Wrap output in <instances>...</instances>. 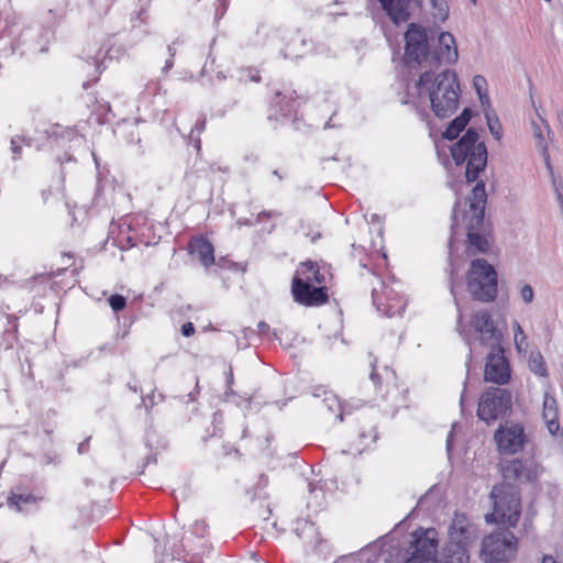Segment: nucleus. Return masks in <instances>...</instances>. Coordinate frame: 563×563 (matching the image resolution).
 Listing matches in <instances>:
<instances>
[{"instance_id": "obj_1", "label": "nucleus", "mask_w": 563, "mask_h": 563, "mask_svg": "<svg viewBox=\"0 0 563 563\" xmlns=\"http://www.w3.org/2000/svg\"><path fill=\"white\" fill-rule=\"evenodd\" d=\"M451 157L456 166L466 165L465 183L475 186L465 199V208L462 207V199L459 196V185L449 183L448 186L455 191L456 200L451 212V225L449 238L450 255V292L453 296L457 309L456 327L464 342L470 346L466 360L467 375L472 362V349L470 336L463 325V314L455 292V267L452 255L456 251L455 243L465 235V251L468 255L487 254L493 243V228L489 220L485 219L487 205L486 185L478 180L482 172L487 167L488 152L484 141L479 140L477 130L473 126L466 129L465 133L450 146Z\"/></svg>"}, {"instance_id": "obj_2", "label": "nucleus", "mask_w": 563, "mask_h": 563, "mask_svg": "<svg viewBox=\"0 0 563 563\" xmlns=\"http://www.w3.org/2000/svg\"><path fill=\"white\" fill-rule=\"evenodd\" d=\"M418 95H428L430 107L439 119H448L459 109L461 87L454 70L444 69L437 76L432 70L420 74L417 80Z\"/></svg>"}, {"instance_id": "obj_3", "label": "nucleus", "mask_w": 563, "mask_h": 563, "mask_svg": "<svg viewBox=\"0 0 563 563\" xmlns=\"http://www.w3.org/2000/svg\"><path fill=\"white\" fill-rule=\"evenodd\" d=\"M498 274L485 258H475L470 264L466 287L472 298L479 302H493L497 297Z\"/></svg>"}, {"instance_id": "obj_4", "label": "nucleus", "mask_w": 563, "mask_h": 563, "mask_svg": "<svg viewBox=\"0 0 563 563\" xmlns=\"http://www.w3.org/2000/svg\"><path fill=\"white\" fill-rule=\"evenodd\" d=\"M490 498L494 501V510L485 516L486 521L515 527L521 515L518 489L511 484L494 486Z\"/></svg>"}, {"instance_id": "obj_5", "label": "nucleus", "mask_w": 563, "mask_h": 563, "mask_svg": "<svg viewBox=\"0 0 563 563\" xmlns=\"http://www.w3.org/2000/svg\"><path fill=\"white\" fill-rule=\"evenodd\" d=\"M512 413V394L500 387H488L482 393L477 404V417L487 426L498 419L508 420Z\"/></svg>"}, {"instance_id": "obj_6", "label": "nucleus", "mask_w": 563, "mask_h": 563, "mask_svg": "<svg viewBox=\"0 0 563 563\" xmlns=\"http://www.w3.org/2000/svg\"><path fill=\"white\" fill-rule=\"evenodd\" d=\"M518 552V539L508 529L496 531L482 540L481 553L485 563H510Z\"/></svg>"}, {"instance_id": "obj_7", "label": "nucleus", "mask_w": 563, "mask_h": 563, "mask_svg": "<svg viewBox=\"0 0 563 563\" xmlns=\"http://www.w3.org/2000/svg\"><path fill=\"white\" fill-rule=\"evenodd\" d=\"M405 47L402 60L407 67H416L423 62L430 63V43L428 31L419 23L411 22L404 34Z\"/></svg>"}, {"instance_id": "obj_8", "label": "nucleus", "mask_w": 563, "mask_h": 563, "mask_svg": "<svg viewBox=\"0 0 563 563\" xmlns=\"http://www.w3.org/2000/svg\"><path fill=\"white\" fill-rule=\"evenodd\" d=\"M295 93L296 91L289 95L283 93L282 91L275 92L268 108L267 120L269 122L280 124L289 123L295 131L301 130L303 122L297 114L299 103L296 97H294Z\"/></svg>"}, {"instance_id": "obj_9", "label": "nucleus", "mask_w": 563, "mask_h": 563, "mask_svg": "<svg viewBox=\"0 0 563 563\" xmlns=\"http://www.w3.org/2000/svg\"><path fill=\"white\" fill-rule=\"evenodd\" d=\"M494 440L501 454L515 455L521 452L527 443V434L521 423L506 420L494 433Z\"/></svg>"}, {"instance_id": "obj_10", "label": "nucleus", "mask_w": 563, "mask_h": 563, "mask_svg": "<svg viewBox=\"0 0 563 563\" xmlns=\"http://www.w3.org/2000/svg\"><path fill=\"white\" fill-rule=\"evenodd\" d=\"M291 296L295 302L305 307H318L328 302L325 286H313L296 273L291 280Z\"/></svg>"}, {"instance_id": "obj_11", "label": "nucleus", "mask_w": 563, "mask_h": 563, "mask_svg": "<svg viewBox=\"0 0 563 563\" xmlns=\"http://www.w3.org/2000/svg\"><path fill=\"white\" fill-rule=\"evenodd\" d=\"M511 378V369L501 344L492 346L485 363L484 380L505 385Z\"/></svg>"}, {"instance_id": "obj_12", "label": "nucleus", "mask_w": 563, "mask_h": 563, "mask_svg": "<svg viewBox=\"0 0 563 563\" xmlns=\"http://www.w3.org/2000/svg\"><path fill=\"white\" fill-rule=\"evenodd\" d=\"M471 325L479 334L483 345L495 346L501 344L503 333L497 329L487 309H482L472 314Z\"/></svg>"}, {"instance_id": "obj_13", "label": "nucleus", "mask_w": 563, "mask_h": 563, "mask_svg": "<svg viewBox=\"0 0 563 563\" xmlns=\"http://www.w3.org/2000/svg\"><path fill=\"white\" fill-rule=\"evenodd\" d=\"M450 542L444 548V551L452 553H459L460 551L464 554L467 553V540L470 539L468 531V519L463 512H455L454 518L449 527Z\"/></svg>"}, {"instance_id": "obj_14", "label": "nucleus", "mask_w": 563, "mask_h": 563, "mask_svg": "<svg viewBox=\"0 0 563 563\" xmlns=\"http://www.w3.org/2000/svg\"><path fill=\"white\" fill-rule=\"evenodd\" d=\"M459 59L455 38L450 32H441L438 37V45L431 52L430 66L439 68L444 62L446 64H455Z\"/></svg>"}, {"instance_id": "obj_15", "label": "nucleus", "mask_w": 563, "mask_h": 563, "mask_svg": "<svg viewBox=\"0 0 563 563\" xmlns=\"http://www.w3.org/2000/svg\"><path fill=\"white\" fill-rule=\"evenodd\" d=\"M380 289L373 287L372 301L376 309L387 317L401 314L405 310V305L400 303L397 296L394 294L386 284L380 280Z\"/></svg>"}, {"instance_id": "obj_16", "label": "nucleus", "mask_w": 563, "mask_h": 563, "mask_svg": "<svg viewBox=\"0 0 563 563\" xmlns=\"http://www.w3.org/2000/svg\"><path fill=\"white\" fill-rule=\"evenodd\" d=\"M187 251L190 255L198 257L206 268L216 263L213 244L202 235L192 236L187 244Z\"/></svg>"}, {"instance_id": "obj_17", "label": "nucleus", "mask_w": 563, "mask_h": 563, "mask_svg": "<svg viewBox=\"0 0 563 563\" xmlns=\"http://www.w3.org/2000/svg\"><path fill=\"white\" fill-rule=\"evenodd\" d=\"M41 500L42 497L34 494L11 490L7 498V506L16 512L32 514L38 510Z\"/></svg>"}, {"instance_id": "obj_18", "label": "nucleus", "mask_w": 563, "mask_h": 563, "mask_svg": "<svg viewBox=\"0 0 563 563\" xmlns=\"http://www.w3.org/2000/svg\"><path fill=\"white\" fill-rule=\"evenodd\" d=\"M382 9L395 25H400L410 20V5L412 0H378Z\"/></svg>"}, {"instance_id": "obj_19", "label": "nucleus", "mask_w": 563, "mask_h": 563, "mask_svg": "<svg viewBox=\"0 0 563 563\" xmlns=\"http://www.w3.org/2000/svg\"><path fill=\"white\" fill-rule=\"evenodd\" d=\"M501 474L506 482H531L532 472L522 460L514 459L501 464Z\"/></svg>"}, {"instance_id": "obj_20", "label": "nucleus", "mask_w": 563, "mask_h": 563, "mask_svg": "<svg viewBox=\"0 0 563 563\" xmlns=\"http://www.w3.org/2000/svg\"><path fill=\"white\" fill-rule=\"evenodd\" d=\"M430 532H434V530L423 531L422 528H419L415 531L413 540L410 542V549L433 560V552L437 549L438 541L428 536Z\"/></svg>"}, {"instance_id": "obj_21", "label": "nucleus", "mask_w": 563, "mask_h": 563, "mask_svg": "<svg viewBox=\"0 0 563 563\" xmlns=\"http://www.w3.org/2000/svg\"><path fill=\"white\" fill-rule=\"evenodd\" d=\"M122 53V49L120 47L118 48H114V47H110L106 54L103 55L102 59H101V49L98 51V53L93 56H87V63L89 65H93L95 67V76L92 79L90 80H87L82 84V88L84 89H88L91 84H95L98 81L99 79V75L102 73L103 69H106V60L107 59H113V58H119V55Z\"/></svg>"}, {"instance_id": "obj_22", "label": "nucleus", "mask_w": 563, "mask_h": 563, "mask_svg": "<svg viewBox=\"0 0 563 563\" xmlns=\"http://www.w3.org/2000/svg\"><path fill=\"white\" fill-rule=\"evenodd\" d=\"M191 541L192 538L185 536L183 538V551L184 556L183 560L185 563H203V554L206 552H209V545L206 542H201L199 545L200 551L194 552V549L191 548Z\"/></svg>"}, {"instance_id": "obj_23", "label": "nucleus", "mask_w": 563, "mask_h": 563, "mask_svg": "<svg viewBox=\"0 0 563 563\" xmlns=\"http://www.w3.org/2000/svg\"><path fill=\"white\" fill-rule=\"evenodd\" d=\"M297 273H299V276L305 280H309L310 284L316 283L319 286H324L325 277L320 272L316 262L307 261L301 263L300 271H297Z\"/></svg>"}, {"instance_id": "obj_24", "label": "nucleus", "mask_w": 563, "mask_h": 563, "mask_svg": "<svg viewBox=\"0 0 563 563\" xmlns=\"http://www.w3.org/2000/svg\"><path fill=\"white\" fill-rule=\"evenodd\" d=\"M307 46V40L301 35L299 31H297L295 37H292L285 47V57H300L305 54Z\"/></svg>"}, {"instance_id": "obj_25", "label": "nucleus", "mask_w": 563, "mask_h": 563, "mask_svg": "<svg viewBox=\"0 0 563 563\" xmlns=\"http://www.w3.org/2000/svg\"><path fill=\"white\" fill-rule=\"evenodd\" d=\"M528 365L529 369L540 377H547L549 375L545 361L540 351H532L530 353Z\"/></svg>"}, {"instance_id": "obj_26", "label": "nucleus", "mask_w": 563, "mask_h": 563, "mask_svg": "<svg viewBox=\"0 0 563 563\" xmlns=\"http://www.w3.org/2000/svg\"><path fill=\"white\" fill-rule=\"evenodd\" d=\"M322 404L328 408L331 412H338L336 418L342 422L343 416L345 413H350V409L347 404H342L339 398L334 395H327L322 399Z\"/></svg>"}, {"instance_id": "obj_27", "label": "nucleus", "mask_w": 563, "mask_h": 563, "mask_svg": "<svg viewBox=\"0 0 563 563\" xmlns=\"http://www.w3.org/2000/svg\"><path fill=\"white\" fill-rule=\"evenodd\" d=\"M131 227H128V232H124L122 229L120 230L119 235L113 240V244L117 245L120 250L126 251L132 247H135L142 241L135 236L130 234Z\"/></svg>"}, {"instance_id": "obj_28", "label": "nucleus", "mask_w": 563, "mask_h": 563, "mask_svg": "<svg viewBox=\"0 0 563 563\" xmlns=\"http://www.w3.org/2000/svg\"><path fill=\"white\" fill-rule=\"evenodd\" d=\"M473 88L475 89L478 99L481 101V104L486 108L490 107V101L488 97V90H487V81L486 78L482 75H476L473 78Z\"/></svg>"}, {"instance_id": "obj_29", "label": "nucleus", "mask_w": 563, "mask_h": 563, "mask_svg": "<svg viewBox=\"0 0 563 563\" xmlns=\"http://www.w3.org/2000/svg\"><path fill=\"white\" fill-rule=\"evenodd\" d=\"M7 320L10 328L4 330L3 340L5 342V349H12L14 343L18 342V318L13 314H8Z\"/></svg>"}, {"instance_id": "obj_30", "label": "nucleus", "mask_w": 563, "mask_h": 563, "mask_svg": "<svg viewBox=\"0 0 563 563\" xmlns=\"http://www.w3.org/2000/svg\"><path fill=\"white\" fill-rule=\"evenodd\" d=\"M466 125L462 119L455 117L442 132V137L448 141H454L465 130Z\"/></svg>"}, {"instance_id": "obj_31", "label": "nucleus", "mask_w": 563, "mask_h": 563, "mask_svg": "<svg viewBox=\"0 0 563 563\" xmlns=\"http://www.w3.org/2000/svg\"><path fill=\"white\" fill-rule=\"evenodd\" d=\"M485 119L487 122L488 130L495 140L499 141L503 137V126L494 111L485 110Z\"/></svg>"}, {"instance_id": "obj_32", "label": "nucleus", "mask_w": 563, "mask_h": 563, "mask_svg": "<svg viewBox=\"0 0 563 563\" xmlns=\"http://www.w3.org/2000/svg\"><path fill=\"white\" fill-rule=\"evenodd\" d=\"M434 9L433 16L440 22H445L449 18V4L446 0H430Z\"/></svg>"}, {"instance_id": "obj_33", "label": "nucleus", "mask_w": 563, "mask_h": 563, "mask_svg": "<svg viewBox=\"0 0 563 563\" xmlns=\"http://www.w3.org/2000/svg\"><path fill=\"white\" fill-rule=\"evenodd\" d=\"M207 124V119L203 117L196 121L195 125L190 131V139L194 141V146L197 151L201 148V140L199 135L205 131Z\"/></svg>"}, {"instance_id": "obj_34", "label": "nucleus", "mask_w": 563, "mask_h": 563, "mask_svg": "<svg viewBox=\"0 0 563 563\" xmlns=\"http://www.w3.org/2000/svg\"><path fill=\"white\" fill-rule=\"evenodd\" d=\"M21 143H24L25 145H31V139H26L23 135H15L11 139V151L14 155V159L19 158L22 152V145Z\"/></svg>"}, {"instance_id": "obj_35", "label": "nucleus", "mask_w": 563, "mask_h": 563, "mask_svg": "<svg viewBox=\"0 0 563 563\" xmlns=\"http://www.w3.org/2000/svg\"><path fill=\"white\" fill-rule=\"evenodd\" d=\"M108 302L113 312L118 313L125 309L126 298L120 294H113L108 298Z\"/></svg>"}, {"instance_id": "obj_36", "label": "nucleus", "mask_w": 563, "mask_h": 563, "mask_svg": "<svg viewBox=\"0 0 563 563\" xmlns=\"http://www.w3.org/2000/svg\"><path fill=\"white\" fill-rule=\"evenodd\" d=\"M239 74H240V80L253 81V82L261 81L260 70L255 67L241 68Z\"/></svg>"}, {"instance_id": "obj_37", "label": "nucleus", "mask_w": 563, "mask_h": 563, "mask_svg": "<svg viewBox=\"0 0 563 563\" xmlns=\"http://www.w3.org/2000/svg\"><path fill=\"white\" fill-rule=\"evenodd\" d=\"M207 532H208V525L203 520H197L191 526L190 538L192 536H195L196 538L199 539V541L201 543L202 542L201 540L206 537Z\"/></svg>"}, {"instance_id": "obj_38", "label": "nucleus", "mask_w": 563, "mask_h": 563, "mask_svg": "<svg viewBox=\"0 0 563 563\" xmlns=\"http://www.w3.org/2000/svg\"><path fill=\"white\" fill-rule=\"evenodd\" d=\"M90 5L98 15L106 14L112 5V0H90Z\"/></svg>"}, {"instance_id": "obj_39", "label": "nucleus", "mask_w": 563, "mask_h": 563, "mask_svg": "<svg viewBox=\"0 0 563 563\" xmlns=\"http://www.w3.org/2000/svg\"><path fill=\"white\" fill-rule=\"evenodd\" d=\"M544 412L543 416L547 419V426L550 431V433L555 434L560 430V422L556 417V411H554V415L552 418L549 419V412L547 411V401L544 402Z\"/></svg>"}, {"instance_id": "obj_40", "label": "nucleus", "mask_w": 563, "mask_h": 563, "mask_svg": "<svg viewBox=\"0 0 563 563\" xmlns=\"http://www.w3.org/2000/svg\"><path fill=\"white\" fill-rule=\"evenodd\" d=\"M213 265H217L220 269H228L233 272H236L239 269V264L229 260L225 256L219 257Z\"/></svg>"}, {"instance_id": "obj_41", "label": "nucleus", "mask_w": 563, "mask_h": 563, "mask_svg": "<svg viewBox=\"0 0 563 563\" xmlns=\"http://www.w3.org/2000/svg\"><path fill=\"white\" fill-rule=\"evenodd\" d=\"M520 296L525 303H531L534 298L533 288L529 284H525L520 288Z\"/></svg>"}, {"instance_id": "obj_42", "label": "nucleus", "mask_w": 563, "mask_h": 563, "mask_svg": "<svg viewBox=\"0 0 563 563\" xmlns=\"http://www.w3.org/2000/svg\"><path fill=\"white\" fill-rule=\"evenodd\" d=\"M145 445L150 450V453L148 455L145 457V461L142 465V472H144V468L148 465V464H156L157 462V459H156V453L153 452V448H152V444H151V441H150V437L147 435L146 437V441H145Z\"/></svg>"}, {"instance_id": "obj_43", "label": "nucleus", "mask_w": 563, "mask_h": 563, "mask_svg": "<svg viewBox=\"0 0 563 563\" xmlns=\"http://www.w3.org/2000/svg\"><path fill=\"white\" fill-rule=\"evenodd\" d=\"M432 560L412 550L404 563H430Z\"/></svg>"}, {"instance_id": "obj_44", "label": "nucleus", "mask_w": 563, "mask_h": 563, "mask_svg": "<svg viewBox=\"0 0 563 563\" xmlns=\"http://www.w3.org/2000/svg\"><path fill=\"white\" fill-rule=\"evenodd\" d=\"M376 363H377L376 358L371 363L372 372H371L369 378L373 382V384L375 385V388L377 390H380L382 389L380 374L376 371Z\"/></svg>"}, {"instance_id": "obj_45", "label": "nucleus", "mask_w": 563, "mask_h": 563, "mask_svg": "<svg viewBox=\"0 0 563 563\" xmlns=\"http://www.w3.org/2000/svg\"><path fill=\"white\" fill-rule=\"evenodd\" d=\"M181 334L185 336V338H189L191 335H194L195 331H196V328H195V324L190 321L188 322H185L183 325H181Z\"/></svg>"}, {"instance_id": "obj_46", "label": "nucleus", "mask_w": 563, "mask_h": 563, "mask_svg": "<svg viewBox=\"0 0 563 563\" xmlns=\"http://www.w3.org/2000/svg\"><path fill=\"white\" fill-rule=\"evenodd\" d=\"M473 110L468 107L464 108L462 112L457 115L465 124H468L471 119L473 118Z\"/></svg>"}, {"instance_id": "obj_47", "label": "nucleus", "mask_w": 563, "mask_h": 563, "mask_svg": "<svg viewBox=\"0 0 563 563\" xmlns=\"http://www.w3.org/2000/svg\"><path fill=\"white\" fill-rule=\"evenodd\" d=\"M258 333L262 335H268L271 333V327L265 321H260L257 324Z\"/></svg>"}, {"instance_id": "obj_48", "label": "nucleus", "mask_w": 563, "mask_h": 563, "mask_svg": "<svg viewBox=\"0 0 563 563\" xmlns=\"http://www.w3.org/2000/svg\"><path fill=\"white\" fill-rule=\"evenodd\" d=\"M90 437L78 444L77 451L79 454H85L89 451Z\"/></svg>"}, {"instance_id": "obj_49", "label": "nucleus", "mask_w": 563, "mask_h": 563, "mask_svg": "<svg viewBox=\"0 0 563 563\" xmlns=\"http://www.w3.org/2000/svg\"><path fill=\"white\" fill-rule=\"evenodd\" d=\"M527 342V335L521 334L519 338L515 339L516 349L518 352H521L522 344Z\"/></svg>"}, {"instance_id": "obj_50", "label": "nucleus", "mask_w": 563, "mask_h": 563, "mask_svg": "<svg viewBox=\"0 0 563 563\" xmlns=\"http://www.w3.org/2000/svg\"><path fill=\"white\" fill-rule=\"evenodd\" d=\"M225 383H227V387L233 386L234 376H233V369L231 366L229 367L228 372L225 373Z\"/></svg>"}, {"instance_id": "obj_51", "label": "nucleus", "mask_w": 563, "mask_h": 563, "mask_svg": "<svg viewBox=\"0 0 563 563\" xmlns=\"http://www.w3.org/2000/svg\"><path fill=\"white\" fill-rule=\"evenodd\" d=\"M198 394H199V385H198V380H197L195 389L187 395V398H188L187 402L195 401Z\"/></svg>"}, {"instance_id": "obj_52", "label": "nucleus", "mask_w": 563, "mask_h": 563, "mask_svg": "<svg viewBox=\"0 0 563 563\" xmlns=\"http://www.w3.org/2000/svg\"><path fill=\"white\" fill-rule=\"evenodd\" d=\"M227 10V4L224 1H222L217 8H216V16H222L223 13Z\"/></svg>"}, {"instance_id": "obj_53", "label": "nucleus", "mask_w": 563, "mask_h": 563, "mask_svg": "<svg viewBox=\"0 0 563 563\" xmlns=\"http://www.w3.org/2000/svg\"><path fill=\"white\" fill-rule=\"evenodd\" d=\"M445 446H446V451L450 453L452 451V446H453V431L449 432Z\"/></svg>"}, {"instance_id": "obj_54", "label": "nucleus", "mask_w": 563, "mask_h": 563, "mask_svg": "<svg viewBox=\"0 0 563 563\" xmlns=\"http://www.w3.org/2000/svg\"><path fill=\"white\" fill-rule=\"evenodd\" d=\"M178 43V40H176L175 42H173L172 44H169L167 46V51H168V54H169V57L174 58L175 55H176V48H175V45Z\"/></svg>"}, {"instance_id": "obj_55", "label": "nucleus", "mask_w": 563, "mask_h": 563, "mask_svg": "<svg viewBox=\"0 0 563 563\" xmlns=\"http://www.w3.org/2000/svg\"><path fill=\"white\" fill-rule=\"evenodd\" d=\"M433 490V487L430 488L423 496H421L418 500V504H417V507L419 506H422L424 504V501L429 498V496L431 495Z\"/></svg>"}, {"instance_id": "obj_56", "label": "nucleus", "mask_w": 563, "mask_h": 563, "mask_svg": "<svg viewBox=\"0 0 563 563\" xmlns=\"http://www.w3.org/2000/svg\"><path fill=\"white\" fill-rule=\"evenodd\" d=\"M514 331H515V339L519 338L521 334H525L521 325L518 322H515L514 324Z\"/></svg>"}, {"instance_id": "obj_57", "label": "nucleus", "mask_w": 563, "mask_h": 563, "mask_svg": "<svg viewBox=\"0 0 563 563\" xmlns=\"http://www.w3.org/2000/svg\"><path fill=\"white\" fill-rule=\"evenodd\" d=\"M173 66H174V58H172V57L167 58L165 62V65L163 67V71L166 73V71L170 70L173 68Z\"/></svg>"}, {"instance_id": "obj_58", "label": "nucleus", "mask_w": 563, "mask_h": 563, "mask_svg": "<svg viewBox=\"0 0 563 563\" xmlns=\"http://www.w3.org/2000/svg\"><path fill=\"white\" fill-rule=\"evenodd\" d=\"M273 217V211H262L257 216V221L260 222L263 218L271 219Z\"/></svg>"}, {"instance_id": "obj_59", "label": "nucleus", "mask_w": 563, "mask_h": 563, "mask_svg": "<svg viewBox=\"0 0 563 563\" xmlns=\"http://www.w3.org/2000/svg\"><path fill=\"white\" fill-rule=\"evenodd\" d=\"M238 394L233 390L232 386L227 387L224 391V400H228L229 396H236Z\"/></svg>"}, {"instance_id": "obj_60", "label": "nucleus", "mask_w": 563, "mask_h": 563, "mask_svg": "<svg viewBox=\"0 0 563 563\" xmlns=\"http://www.w3.org/2000/svg\"><path fill=\"white\" fill-rule=\"evenodd\" d=\"M556 191V198L560 203L561 210L563 212V194L559 190V188H555Z\"/></svg>"}, {"instance_id": "obj_61", "label": "nucleus", "mask_w": 563, "mask_h": 563, "mask_svg": "<svg viewBox=\"0 0 563 563\" xmlns=\"http://www.w3.org/2000/svg\"><path fill=\"white\" fill-rule=\"evenodd\" d=\"M542 563H558L552 555H544L542 558Z\"/></svg>"}, {"instance_id": "obj_62", "label": "nucleus", "mask_w": 563, "mask_h": 563, "mask_svg": "<svg viewBox=\"0 0 563 563\" xmlns=\"http://www.w3.org/2000/svg\"><path fill=\"white\" fill-rule=\"evenodd\" d=\"M556 118H558L559 125L563 131V111H558Z\"/></svg>"}, {"instance_id": "obj_63", "label": "nucleus", "mask_w": 563, "mask_h": 563, "mask_svg": "<svg viewBox=\"0 0 563 563\" xmlns=\"http://www.w3.org/2000/svg\"><path fill=\"white\" fill-rule=\"evenodd\" d=\"M333 126H334V124H332V117H331V118H330V119L324 123L323 129H324V130H328V129L333 128Z\"/></svg>"}, {"instance_id": "obj_64", "label": "nucleus", "mask_w": 563, "mask_h": 563, "mask_svg": "<svg viewBox=\"0 0 563 563\" xmlns=\"http://www.w3.org/2000/svg\"><path fill=\"white\" fill-rule=\"evenodd\" d=\"M384 372H385L386 376H389V375L394 376L395 375V372L390 371L387 366L384 367Z\"/></svg>"}]
</instances>
